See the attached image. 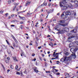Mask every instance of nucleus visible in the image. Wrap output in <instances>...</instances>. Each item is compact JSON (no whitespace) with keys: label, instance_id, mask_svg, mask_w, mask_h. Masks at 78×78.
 I'll return each mask as SVG.
<instances>
[{"label":"nucleus","instance_id":"32","mask_svg":"<svg viewBox=\"0 0 78 78\" xmlns=\"http://www.w3.org/2000/svg\"><path fill=\"white\" fill-rule=\"evenodd\" d=\"M14 5H18V3H14Z\"/></svg>","mask_w":78,"mask_h":78},{"label":"nucleus","instance_id":"16","mask_svg":"<svg viewBox=\"0 0 78 78\" xmlns=\"http://www.w3.org/2000/svg\"><path fill=\"white\" fill-rule=\"evenodd\" d=\"M47 3H45V4L44 2L41 5V6H47Z\"/></svg>","mask_w":78,"mask_h":78},{"label":"nucleus","instance_id":"38","mask_svg":"<svg viewBox=\"0 0 78 78\" xmlns=\"http://www.w3.org/2000/svg\"><path fill=\"white\" fill-rule=\"evenodd\" d=\"M23 26H22V25H21L20 28L21 29H23Z\"/></svg>","mask_w":78,"mask_h":78},{"label":"nucleus","instance_id":"20","mask_svg":"<svg viewBox=\"0 0 78 78\" xmlns=\"http://www.w3.org/2000/svg\"><path fill=\"white\" fill-rule=\"evenodd\" d=\"M13 59L14 60V61H18V60L17 59H16V57H13Z\"/></svg>","mask_w":78,"mask_h":78},{"label":"nucleus","instance_id":"25","mask_svg":"<svg viewBox=\"0 0 78 78\" xmlns=\"http://www.w3.org/2000/svg\"><path fill=\"white\" fill-rule=\"evenodd\" d=\"M44 65H45V66L46 67H47V63L46 62H44Z\"/></svg>","mask_w":78,"mask_h":78},{"label":"nucleus","instance_id":"35","mask_svg":"<svg viewBox=\"0 0 78 78\" xmlns=\"http://www.w3.org/2000/svg\"><path fill=\"white\" fill-rule=\"evenodd\" d=\"M56 75H60V73H56Z\"/></svg>","mask_w":78,"mask_h":78},{"label":"nucleus","instance_id":"23","mask_svg":"<svg viewBox=\"0 0 78 78\" xmlns=\"http://www.w3.org/2000/svg\"><path fill=\"white\" fill-rule=\"evenodd\" d=\"M72 12L73 13L72 14H74V16H76V13L75 12H74V11H73Z\"/></svg>","mask_w":78,"mask_h":78},{"label":"nucleus","instance_id":"52","mask_svg":"<svg viewBox=\"0 0 78 78\" xmlns=\"http://www.w3.org/2000/svg\"><path fill=\"white\" fill-rule=\"evenodd\" d=\"M22 23H23V22H20V24H22Z\"/></svg>","mask_w":78,"mask_h":78},{"label":"nucleus","instance_id":"36","mask_svg":"<svg viewBox=\"0 0 78 78\" xmlns=\"http://www.w3.org/2000/svg\"><path fill=\"white\" fill-rule=\"evenodd\" d=\"M5 62H6V63H8V62H9V61L7 60H6L5 61Z\"/></svg>","mask_w":78,"mask_h":78},{"label":"nucleus","instance_id":"54","mask_svg":"<svg viewBox=\"0 0 78 78\" xmlns=\"http://www.w3.org/2000/svg\"><path fill=\"white\" fill-rule=\"evenodd\" d=\"M15 25H11V27H15Z\"/></svg>","mask_w":78,"mask_h":78},{"label":"nucleus","instance_id":"5","mask_svg":"<svg viewBox=\"0 0 78 78\" xmlns=\"http://www.w3.org/2000/svg\"><path fill=\"white\" fill-rule=\"evenodd\" d=\"M70 51L72 53H73V54L71 55V56L73 58H76V55H75V53L74 52V49L73 48H72L70 49ZM71 56H70L68 58H70L71 57Z\"/></svg>","mask_w":78,"mask_h":78},{"label":"nucleus","instance_id":"57","mask_svg":"<svg viewBox=\"0 0 78 78\" xmlns=\"http://www.w3.org/2000/svg\"><path fill=\"white\" fill-rule=\"evenodd\" d=\"M14 16V14H12V15H11L12 17H13Z\"/></svg>","mask_w":78,"mask_h":78},{"label":"nucleus","instance_id":"48","mask_svg":"<svg viewBox=\"0 0 78 78\" xmlns=\"http://www.w3.org/2000/svg\"><path fill=\"white\" fill-rule=\"evenodd\" d=\"M36 58H34L33 59V61H36Z\"/></svg>","mask_w":78,"mask_h":78},{"label":"nucleus","instance_id":"39","mask_svg":"<svg viewBox=\"0 0 78 78\" xmlns=\"http://www.w3.org/2000/svg\"><path fill=\"white\" fill-rule=\"evenodd\" d=\"M50 12H53V10H50Z\"/></svg>","mask_w":78,"mask_h":78},{"label":"nucleus","instance_id":"11","mask_svg":"<svg viewBox=\"0 0 78 78\" xmlns=\"http://www.w3.org/2000/svg\"><path fill=\"white\" fill-rule=\"evenodd\" d=\"M78 30V27H76L75 28V29H74L72 30L71 31V33L73 32V33H76V31L77 30Z\"/></svg>","mask_w":78,"mask_h":78},{"label":"nucleus","instance_id":"28","mask_svg":"<svg viewBox=\"0 0 78 78\" xmlns=\"http://www.w3.org/2000/svg\"><path fill=\"white\" fill-rule=\"evenodd\" d=\"M6 42L8 45H10V44H9V42H8V40H6Z\"/></svg>","mask_w":78,"mask_h":78},{"label":"nucleus","instance_id":"18","mask_svg":"<svg viewBox=\"0 0 78 78\" xmlns=\"http://www.w3.org/2000/svg\"><path fill=\"white\" fill-rule=\"evenodd\" d=\"M64 54H65L66 56H68V55H69V53L68 52H66V51L64 52Z\"/></svg>","mask_w":78,"mask_h":78},{"label":"nucleus","instance_id":"9","mask_svg":"<svg viewBox=\"0 0 78 78\" xmlns=\"http://www.w3.org/2000/svg\"><path fill=\"white\" fill-rule=\"evenodd\" d=\"M61 16L63 19H65V20H67V19H68V18H67V17L66 16V17L64 18V17H66V16H64V13H62V14Z\"/></svg>","mask_w":78,"mask_h":78},{"label":"nucleus","instance_id":"44","mask_svg":"<svg viewBox=\"0 0 78 78\" xmlns=\"http://www.w3.org/2000/svg\"><path fill=\"white\" fill-rule=\"evenodd\" d=\"M11 36L12 37V38H13V39L15 38V37H14L13 35H12Z\"/></svg>","mask_w":78,"mask_h":78},{"label":"nucleus","instance_id":"51","mask_svg":"<svg viewBox=\"0 0 78 78\" xmlns=\"http://www.w3.org/2000/svg\"><path fill=\"white\" fill-rule=\"evenodd\" d=\"M50 73V71H46V73Z\"/></svg>","mask_w":78,"mask_h":78},{"label":"nucleus","instance_id":"40","mask_svg":"<svg viewBox=\"0 0 78 78\" xmlns=\"http://www.w3.org/2000/svg\"><path fill=\"white\" fill-rule=\"evenodd\" d=\"M16 74L17 75H20V73H19V72H17L16 73Z\"/></svg>","mask_w":78,"mask_h":78},{"label":"nucleus","instance_id":"17","mask_svg":"<svg viewBox=\"0 0 78 78\" xmlns=\"http://www.w3.org/2000/svg\"><path fill=\"white\" fill-rule=\"evenodd\" d=\"M30 3H31V2H27V3H26V4L25 5V6H28V5H29L30 4Z\"/></svg>","mask_w":78,"mask_h":78},{"label":"nucleus","instance_id":"12","mask_svg":"<svg viewBox=\"0 0 78 78\" xmlns=\"http://www.w3.org/2000/svg\"><path fill=\"white\" fill-rule=\"evenodd\" d=\"M1 47L4 49H6L7 48V46L3 44H2L1 45Z\"/></svg>","mask_w":78,"mask_h":78},{"label":"nucleus","instance_id":"14","mask_svg":"<svg viewBox=\"0 0 78 78\" xmlns=\"http://www.w3.org/2000/svg\"><path fill=\"white\" fill-rule=\"evenodd\" d=\"M21 19H22V20H25V18L24 17H21L20 16V15L18 16Z\"/></svg>","mask_w":78,"mask_h":78},{"label":"nucleus","instance_id":"8","mask_svg":"<svg viewBox=\"0 0 78 78\" xmlns=\"http://www.w3.org/2000/svg\"><path fill=\"white\" fill-rule=\"evenodd\" d=\"M71 12H70V10H68L66 11V16H68L71 15Z\"/></svg>","mask_w":78,"mask_h":78},{"label":"nucleus","instance_id":"29","mask_svg":"<svg viewBox=\"0 0 78 78\" xmlns=\"http://www.w3.org/2000/svg\"><path fill=\"white\" fill-rule=\"evenodd\" d=\"M23 52L22 51V53H21V56H23Z\"/></svg>","mask_w":78,"mask_h":78},{"label":"nucleus","instance_id":"34","mask_svg":"<svg viewBox=\"0 0 78 78\" xmlns=\"http://www.w3.org/2000/svg\"><path fill=\"white\" fill-rule=\"evenodd\" d=\"M8 13H7L5 14V15L6 17H8Z\"/></svg>","mask_w":78,"mask_h":78},{"label":"nucleus","instance_id":"41","mask_svg":"<svg viewBox=\"0 0 78 78\" xmlns=\"http://www.w3.org/2000/svg\"><path fill=\"white\" fill-rule=\"evenodd\" d=\"M12 65H11L10 66V68H11V69H13V68L12 67Z\"/></svg>","mask_w":78,"mask_h":78},{"label":"nucleus","instance_id":"62","mask_svg":"<svg viewBox=\"0 0 78 78\" xmlns=\"http://www.w3.org/2000/svg\"><path fill=\"white\" fill-rule=\"evenodd\" d=\"M21 76H23V74H21Z\"/></svg>","mask_w":78,"mask_h":78},{"label":"nucleus","instance_id":"19","mask_svg":"<svg viewBox=\"0 0 78 78\" xmlns=\"http://www.w3.org/2000/svg\"><path fill=\"white\" fill-rule=\"evenodd\" d=\"M34 70L36 73H37L38 72H39V71L37 70V68H36L35 69H34Z\"/></svg>","mask_w":78,"mask_h":78},{"label":"nucleus","instance_id":"3","mask_svg":"<svg viewBox=\"0 0 78 78\" xmlns=\"http://www.w3.org/2000/svg\"><path fill=\"white\" fill-rule=\"evenodd\" d=\"M66 3H67L66 2V0H63L62 2H59V5L60 7H61V10H62V9L63 7L64 6H65V5H66Z\"/></svg>","mask_w":78,"mask_h":78},{"label":"nucleus","instance_id":"63","mask_svg":"<svg viewBox=\"0 0 78 78\" xmlns=\"http://www.w3.org/2000/svg\"><path fill=\"white\" fill-rule=\"evenodd\" d=\"M3 78V76H0V78Z\"/></svg>","mask_w":78,"mask_h":78},{"label":"nucleus","instance_id":"2","mask_svg":"<svg viewBox=\"0 0 78 78\" xmlns=\"http://www.w3.org/2000/svg\"><path fill=\"white\" fill-rule=\"evenodd\" d=\"M68 7L69 8H72L73 7L72 6V4L69 3V5L66 4L65 5V6H64L63 8H62V11H64V10H65Z\"/></svg>","mask_w":78,"mask_h":78},{"label":"nucleus","instance_id":"33","mask_svg":"<svg viewBox=\"0 0 78 78\" xmlns=\"http://www.w3.org/2000/svg\"><path fill=\"white\" fill-rule=\"evenodd\" d=\"M8 3L9 4H10V3H11V0H9L8 1Z\"/></svg>","mask_w":78,"mask_h":78},{"label":"nucleus","instance_id":"64","mask_svg":"<svg viewBox=\"0 0 78 78\" xmlns=\"http://www.w3.org/2000/svg\"><path fill=\"white\" fill-rule=\"evenodd\" d=\"M36 39H37V41H38V37H36Z\"/></svg>","mask_w":78,"mask_h":78},{"label":"nucleus","instance_id":"24","mask_svg":"<svg viewBox=\"0 0 78 78\" xmlns=\"http://www.w3.org/2000/svg\"><path fill=\"white\" fill-rule=\"evenodd\" d=\"M77 50H78V48H76L74 49V52H75Z\"/></svg>","mask_w":78,"mask_h":78},{"label":"nucleus","instance_id":"26","mask_svg":"<svg viewBox=\"0 0 78 78\" xmlns=\"http://www.w3.org/2000/svg\"><path fill=\"white\" fill-rule=\"evenodd\" d=\"M64 58H62L61 59L60 61H62V62H65V61H64Z\"/></svg>","mask_w":78,"mask_h":78},{"label":"nucleus","instance_id":"58","mask_svg":"<svg viewBox=\"0 0 78 78\" xmlns=\"http://www.w3.org/2000/svg\"><path fill=\"white\" fill-rule=\"evenodd\" d=\"M51 46L52 47H53V44H51Z\"/></svg>","mask_w":78,"mask_h":78},{"label":"nucleus","instance_id":"6","mask_svg":"<svg viewBox=\"0 0 78 78\" xmlns=\"http://www.w3.org/2000/svg\"><path fill=\"white\" fill-rule=\"evenodd\" d=\"M59 22L60 23H58V25H61V26H63V27H66V26H67L68 24L67 23L63 24H61V23H65V21L63 20L60 21Z\"/></svg>","mask_w":78,"mask_h":78},{"label":"nucleus","instance_id":"4","mask_svg":"<svg viewBox=\"0 0 78 78\" xmlns=\"http://www.w3.org/2000/svg\"><path fill=\"white\" fill-rule=\"evenodd\" d=\"M67 35H68L69 38H68V41L69 42H72V38L75 37V36H72V34L71 33H68L67 34Z\"/></svg>","mask_w":78,"mask_h":78},{"label":"nucleus","instance_id":"30","mask_svg":"<svg viewBox=\"0 0 78 78\" xmlns=\"http://www.w3.org/2000/svg\"><path fill=\"white\" fill-rule=\"evenodd\" d=\"M18 69V66L17 65H16L15 67V69L17 70Z\"/></svg>","mask_w":78,"mask_h":78},{"label":"nucleus","instance_id":"61","mask_svg":"<svg viewBox=\"0 0 78 78\" xmlns=\"http://www.w3.org/2000/svg\"><path fill=\"white\" fill-rule=\"evenodd\" d=\"M42 56H43V57H44V54H42Z\"/></svg>","mask_w":78,"mask_h":78},{"label":"nucleus","instance_id":"7","mask_svg":"<svg viewBox=\"0 0 78 78\" xmlns=\"http://www.w3.org/2000/svg\"><path fill=\"white\" fill-rule=\"evenodd\" d=\"M58 53H55V52H54L53 54V56L54 57H55V58H54V59H58Z\"/></svg>","mask_w":78,"mask_h":78},{"label":"nucleus","instance_id":"10","mask_svg":"<svg viewBox=\"0 0 78 78\" xmlns=\"http://www.w3.org/2000/svg\"><path fill=\"white\" fill-rule=\"evenodd\" d=\"M75 43L74 42L72 43H70L69 45V48H71L72 47H73V46H75Z\"/></svg>","mask_w":78,"mask_h":78},{"label":"nucleus","instance_id":"13","mask_svg":"<svg viewBox=\"0 0 78 78\" xmlns=\"http://www.w3.org/2000/svg\"><path fill=\"white\" fill-rule=\"evenodd\" d=\"M63 58H64V61H66L67 60V57L66 56H63Z\"/></svg>","mask_w":78,"mask_h":78},{"label":"nucleus","instance_id":"47","mask_svg":"<svg viewBox=\"0 0 78 78\" xmlns=\"http://www.w3.org/2000/svg\"><path fill=\"white\" fill-rule=\"evenodd\" d=\"M31 26L32 27H34V23H32L31 24Z\"/></svg>","mask_w":78,"mask_h":78},{"label":"nucleus","instance_id":"31","mask_svg":"<svg viewBox=\"0 0 78 78\" xmlns=\"http://www.w3.org/2000/svg\"><path fill=\"white\" fill-rule=\"evenodd\" d=\"M13 45L14 47H16V44L15 43H13Z\"/></svg>","mask_w":78,"mask_h":78},{"label":"nucleus","instance_id":"45","mask_svg":"<svg viewBox=\"0 0 78 78\" xmlns=\"http://www.w3.org/2000/svg\"><path fill=\"white\" fill-rule=\"evenodd\" d=\"M69 73H66V76H69Z\"/></svg>","mask_w":78,"mask_h":78},{"label":"nucleus","instance_id":"42","mask_svg":"<svg viewBox=\"0 0 78 78\" xmlns=\"http://www.w3.org/2000/svg\"><path fill=\"white\" fill-rule=\"evenodd\" d=\"M42 47L41 46H39L38 47V49H41V48Z\"/></svg>","mask_w":78,"mask_h":78},{"label":"nucleus","instance_id":"46","mask_svg":"<svg viewBox=\"0 0 78 78\" xmlns=\"http://www.w3.org/2000/svg\"><path fill=\"white\" fill-rule=\"evenodd\" d=\"M24 73H27V71H26L25 70V71H24Z\"/></svg>","mask_w":78,"mask_h":78},{"label":"nucleus","instance_id":"56","mask_svg":"<svg viewBox=\"0 0 78 78\" xmlns=\"http://www.w3.org/2000/svg\"><path fill=\"white\" fill-rule=\"evenodd\" d=\"M33 45V44L31 43H30L29 44V45Z\"/></svg>","mask_w":78,"mask_h":78},{"label":"nucleus","instance_id":"49","mask_svg":"<svg viewBox=\"0 0 78 78\" xmlns=\"http://www.w3.org/2000/svg\"><path fill=\"white\" fill-rule=\"evenodd\" d=\"M35 44L37 45V46H38V43L37 42H35Z\"/></svg>","mask_w":78,"mask_h":78},{"label":"nucleus","instance_id":"60","mask_svg":"<svg viewBox=\"0 0 78 78\" xmlns=\"http://www.w3.org/2000/svg\"><path fill=\"white\" fill-rule=\"evenodd\" d=\"M20 73L21 75H22V74H23V73L22 72H20Z\"/></svg>","mask_w":78,"mask_h":78},{"label":"nucleus","instance_id":"59","mask_svg":"<svg viewBox=\"0 0 78 78\" xmlns=\"http://www.w3.org/2000/svg\"><path fill=\"white\" fill-rule=\"evenodd\" d=\"M48 54H50V51H48Z\"/></svg>","mask_w":78,"mask_h":78},{"label":"nucleus","instance_id":"15","mask_svg":"<svg viewBox=\"0 0 78 78\" xmlns=\"http://www.w3.org/2000/svg\"><path fill=\"white\" fill-rule=\"evenodd\" d=\"M52 70L53 71V72L54 73L55 72V71L56 72H58V70L56 69H53Z\"/></svg>","mask_w":78,"mask_h":78},{"label":"nucleus","instance_id":"21","mask_svg":"<svg viewBox=\"0 0 78 78\" xmlns=\"http://www.w3.org/2000/svg\"><path fill=\"white\" fill-rule=\"evenodd\" d=\"M74 3H75V4H76V5H77V6H78V1H75V2H74Z\"/></svg>","mask_w":78,"mask_h":78},{"label":"nucleus","instance_id":"1","mask_svg":"<svg viewBox=\"0 0 78 78\" xmlns=\"http://www.w3.org/2000/svg\"><path fill=\"white\" fill-rule=\"evenodd\" d=\"M58 25H57L55 28V30H57V31H58L56 34H63V33H64V31L65 32H67L69 31V28L68 27H66L62 30L60 29L58 30Z\"/></svg>","mask_w":78,"mask_h":78},{"label":"nucleus","instance_id":"50","mask_svg":"<svg viewBox=\"0 0 78 78\" xmlns=\"http://www.w3.org/2000/svg\"><path fill=\"white\" fill-rule=\"evenodd\" d=\"M7 59L8 60H10V58H9V57H8L7 58Z\"/></svg>","mask_w":78,"mask_h":78},{"label":"nucleus","instance_id":"37","mask_svg":"<svg viewBox=\"0 0 78 78\" xmlns=\"http://www.w3.org/2000/svg\"><path fill=\"white\" fill-rule=\"evenodd\" d=\"M56 62V64H59V63H60V62H59V61H57Z\"/></svg>","mask_w":78,"mask_h":78},{"label":"nucleus","instance_id":"43","mask_svg":"<svg viewBox=\"0 0 78 78\" xmlns=\"http://www.w3.org/2000/svg\"><path fill=\"white\" fill-rule=\"evenodd\" d=\"M32 56H35V54L33 53L32 55Z\"/></svg>","mask_w":78,"mask_h":78},{"label":"nucleus","instance_id":"27","mask_svg":"<svg viewBox=\"0 0 78 78\" xmlns=\"http://www.w3.org/2000/svg\"><path fill=\"white\" fill-rule=\"evenodd\" d=\"M1 65L3 68V70H5V67H4V66L2 64H1Z\"/></svg>","mask_w":78,"mask_h":78},{"label":"nucleus","instance_id":"22","mask_svg":"<svg viewBox=\"0 0 78 78\" xmlns=\"http://www.w3.org/2000/svg\"><path fill=\"white\" fill-rule=\"evenodd\" d=\"M74 44H75V45H76V44L77 45H78V41H75L74 42Z\"/></svg>","mask_w":78,"mask_h":78},{"label":"nucleus","instance_id":"55","mask_svg":"<svg viewBox=\"0 0 78 78\" xmlns=\"http://www.w3.org/2000/svg\"><path fill=\"white\" fill-rule=\"evenodd\" d=\"M18 44H17L16 45H15V47H18Z\"/></svg>","mask_w":78,"mask_h":78},{"label":"nucleus","instance_id":"53","mask_svg":"<svg viewBox=\"0 0 78 78\" xmlns=\"http://www.w3.org/2000/svg\"><path fill=\"white\" fill-rule=\"evenodd\" d=\"M18 12V14H19V13H20V12Z\"/></svg>","mask_w":78,"mask_h":78}]
</instances>
